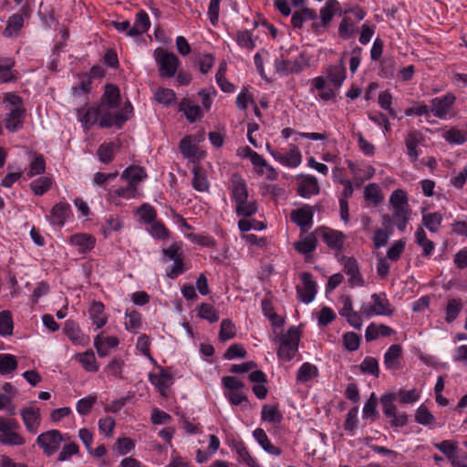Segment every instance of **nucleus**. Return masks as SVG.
I'll list each match as a JSON object with an SVG mask.
<instances>
[{
  "instance_id": "nucleus-1",
  "label": "nucleus",
  "mask_w": 467,
  "mask_h": 467,
  "mask_svg": "<svg viewBox=\"0 0 467 467\" xmlns=\"http://www.w3.org/2000/svg\"><path fill=\"white\" fill-rule=\"evenodd\" d=\"M300 340L299 331L296 327H291L285 335L279 338L280 345L277 349V356L284 361H290L298 350Z\"/></svg>"
},
{
  "instance_id": "nucleus-2",
  "label": "nucleus",
  "mask_w": 467,
  "mask_h": 467,
  "mask_svg": "<svg viewBox=\"0 0 467 467\" xmlns=\"http://www.w3.org/2000/svg\"><path fill=\"white\" fill-rule=\"evenodd\" d=\"M371 303L362 304L360 307L361 315L367 317L373 316L391 317L393 315L394 308L391 306L385 295L373 294L371 296Z\"/></svg>"
},
{
  "instance_id": "nucleus-3",
  "label": "nucleus",
  "mask_w": 467,
  "mask_h": 467,
  "mask_svg": "<svg viewBox=\"0 0 467 467\" xmlns=\"http://www.w3.org/2000/svg\"><path fill=\"white\" fill-rule=\"evenodd\" d=\"M397 395L394 393L384 394L380 398L382 411L386 417L390 418V426L394 428L403 427L408 423V415L404 412L397 413V407L394 404Z\"/></svg>"
},
{
  "instance_id": "nucleus-4",
  "label": "nucleus",
  "mask_w": 467,
  "mask_h": 467,
  "mask_svg": "<svg viewBox=\"0 0 467 467\" xmlns=\"http://www.w3.org/2000/svg\"><path fill=\"white\" fill-rule=\"evenodd\" d=\"M309 64L308 58L301 53L294 61L288 58V54H282L275 61V71L281 74H298Z\"/></svg>"
},
{
  "instance_id": "nucleus-5",
  "label": "nucleus",
  "mask_w": 467,
  "mask_h": 467,
  "mask_svg": "<svg viewBox=\"0 0 467 467\" xmlns=\"http://www.w3.org/2000/svg\"><path fill=\"white\" fill-rule=\"evenodd\" d=\"M156 61L160 67L159 72L161 77L171 78L175 75L178 66L179 58L173 53H169L164 49H157L155 51Z\"/></svg>"
},
{
  "instance_id": "nucleus-6",
  "label": "nucleus",
  "mask_w": 467,
  "mask_h": 467,
  "mask_svg": "<svg viewBox=\"0 0 467 467\" xmlns=\"http://www.w3.org/2000/svg\"><path fill=\"white\" fill-rule=\"evenodd\" d=\"M115 109L116 108L104 103H99L97 106L99 117V126L101 128H109L113 125L117 126L118 128H121V126L128 120V117L123 113H112L111 110Z\"/></svg>"
},
{
  "instance_id": "nucleus-7",
  "label": "nucleus",
  "mask_w": 467,
  "mask_h": 467,
  "mask_svg": "<svg viewBox=\"0 0 467 467\" xmlns=\"http://www.w3.org/2000/svg\"><path fill=\"white\" fill-rule=\"evenodd\" d=\"M62 441L63 436L57 430L47 431L41 433L36 438V443L42 448L47 456H51L55 453L58 450Z\"/></svg>"
},
{
  "instance_id": "nucleus-8",
  "label": "nucleus",
  "mask_w": 467,
  "mask_h": 467,
  "mask_svg": "<svg viewBox=\"0 0 467 467\" xmlns=\"http://www.w3.org/2000/svg\"><path fill=\"white\" fill-rule=\"evenodd\" d=\"M303 286H296V293L300 300L304 303H310L314 300L317 294V285L312 280V275L309 273H303L301 275Z\"/></svg>"
},
{
  "instance_id": "nucleus-9",
  "label": "nucleus",
  "mask_w": 467,
  "mask_h": 467,
  "mask_svg": "<svg viewBox=\"0 0 467 467\" xmlns=\"http://www.w3.org/2000/svg\"><path fill=\"white\" fill-rule=\"evenodd\" d=\"M455 101L452 94H447L441 98H435L431 101V110L438 118L445 117Z\"/></svg>"
},
{
  "instance_id": "nucleus-10",
  "label": "nucleus",
  "mask_w": 467,
  "mask_h": 467,
  "mask_svg": "<svg viewBox=\"0 0 467 467\" xmlns=\"http://www.w3.org/2000/svg\"><path fill=\"white\" fill-rule=\"evenodd\" d=\"M230 182L231 196L235 202H241L242 200L248 199L246 182L239 173H233Z\"/></svg>"
},
{
  "instance_id": "nucleus-11",
  "label": "nucleus",
  "mask_w": 467,
  "mask_h": 467,
  "mask_svg": "<svg viewBox=\"0 0 467 467\" xmlns=\"http://www.w3.org/2000/svg\"><path fill=\"white\" fill-rule=\"evenodd\" d=\"M21 417L26 429L31 433H36L41 421L40 410L34 407L25 408L21 410Z\"/></svg>"
},
{
  "instance_id": "nucleus-12",
  "label": "nucleus",
  "mask_w": 467,
  "mask_h": 467,
  "mask_svg": "<svg viewBox=\"0 0 467 467\" xmlns=\"http://www.w3.org/2000/svg\"><path fill=\"white\" fill-rule=\"evenodd\" d=\"M291 220L301 227L302 231H306L313 223V211L311 206L305 205L302 208L294 210L291 213Z\"/></svg>"
},
{
  "instance_id": "nucleus-13",
  "label": "nucleus",
  "mask_w": 467,
  "mask_h": 467,
  "mask_svg": "<svg viewBox=\"0 0 467 467\" xmlns=\"http://www.w3.org/2000/svg\"><path fill=\"white\" fill-rule=\"evenodd\" d=\"M345 273L349 275L351 285H363L364 281L359 273L358 265L355 258L344 256L342 258Z\"/></svg>"
},
{
  "instance_id": "nucleus-14",
  "label": "nucleus",
  "mask_w": 467,
  "mask_h": 467,
  "mask_svg": "<svg viewBox=\"0 0 467 467\" xmlns=\"http://www.w3.org/2000/svg\"><path fill=\"white\" fill-rule=\"evenodd\" d=\"M25 114L26 111L22 106L13 109L5 119V128L11 132L20 130L23 126Z\"/></svg>"
},
{
  "instance_id": "nucleus-15",
  "label": "nucleus",
  "mask_w": 467,
  "mask_h": 467,
  "mask_svg": "<svg viewBox=\"0 0 467 467\" xmlns=\"http://www.w3.org/2000/svg\"><path fill=\"white\" fill-rule=\"evenodd\" d=\"M150 22L148 14L144 10H140L136 15V19L133 26L128 31L130 36H138L144 34L150 28Z\"/></svg>"
},
{
  "instance_id": "nucleus-16",
  "label": "nucleus",
  "mask_w": 467,
  "mask_h": 467,
  "mask_svg": "<svg viewBox=\"0 0 467 467\" xmlns=\"http://www.w3.org/2000/svg\"><path fill=\"white\" fill-rule=\"evenodd\" d=\"M319 234L331 249L340 250L344 243V234L335 230L318 229Z\"/></svg>"
},
{
  "instance_id": "nucleus-17",
  "label": "nucleus",
  "mask_w": 467,
  "mask_h": 467,
  "mask_svg": "<svg viewBox=\"0 0 467 467\" xmlns=\"http://www.w3.org/2000/svg\"><path fill=\"white\" fill-rule=\"evenodd\" d=\"M69 213L70 205L67 202H58L51 210L50 221L53 224L62 226Z\"/></svg>"
},
{
  "instance_id": "nucleus-18",
  "label": "nucleus",
  "mask_w": 467,
  "mask_h": 467,
  "mask_svg": "<svg viewBox=\"0 0 467 467\" xmlns=\"http://www.w3.org/2000/svg\"><path fill=\"white\" fill-rule=\"evenodd\" d=\"M402 354V348L399 344L389 347L384 355V364L389 369H396L400 366V359Z\"/></svg>"
},
{
  "instance_id": "nucleus-19",
  "label": "nucleus",
  "mask_w": 467,
  "mask_h": 467,
  "mask_svg": "<svg viewBox=\"0 0 467 467\" xmlns=\"http://www.w3.org/2000/svg\"><path fill=\"white\" fill-rule=\"evenodd\" d=\"M318 192V182L314 176H306L297 188V193L304 198H308L313 194H317Z\"/></svg>"
},
{
  "instance_id": "nucleus-20",
  "label": "nucleus",
  "mask_w": 467,
  "mask_h": 467,
  "mask_svg": "<svg viewBox=\"0 0 467 467\" xmlns=\"http://www.w3.org/2000/svg\"><path fill=\"white\" fill-rule=\"evenodd\" d=\"M120 102V93L117 86L108 84L105 87L104 94L101 97L100 103L107 104L113 108H118Z\"/></svg>"
},
{
  "instance_id": "nucleus-21",
  "label": "nucleus",
  "mask_w": 467,
  "mask_h": 467,
  "mask_svg": "<svg viewBox=\"0 0 467 467\" xmlns=\"http://www.w3.org/2000/svg\"><path fill=\"white\" fill-rule=\"evenodd\" d=\"M254 437L255 438L257 442L261 445V447L268 453L275 455V456H278L281 454V449L274 446L270 442L265 431L263 429L258 428V429L254 430Z\"/></svg>"
},
{
  "instance_id": "nucleus-22",
  "label": "nucleus",
  "mask_w": 467,
  "mask_h": 467,
  "mask_svg": "<svg viewBox=\"0 0 467 467\" xmlns=\"http://www.w3.org/2000/svg\"><path fill=\"white\" fill-rule=\"evenodd\" d=\"M179 110L183 111L186 119L191 122H194L202 118L200 107L192 104L188 99H183L181 101Z\"/></svg>"
},
{
  "instance_id": "nucleus-23",
  "label": "nucleus",
  "mask_w": 467,
  "mask_h": 467,
  "mask_svg": "<svg viewBox=\"0 0 467 467\" xmlns=\"http://www.w3.org/2000/svg\"><path fill=\"white\" fill-rule=\"evenodd\" d=\"M272 155L275 160H278L283 164L290 167H296L301 162V153L296 146L293 147L285 155L274 152H272Z\"/></svg>"
},
{
  "instance_id": "nucleus-24",
  "label": "nucleus",
  "mask_w": 467,
  "mask_h": 467,
  "mask_svg": "<svg viewBox=\"0 0 467 467\" xmlns=\"http://www.w3.org/2000/svg\"><path fill=\"white\" fill-rule=\"evenodd\" d=\"M319 234V230H316L315 232L308 234L303 240L297 242L295 244V248L303 254L312 253L317 247V235Z\"/></svg>"
},
{
  "instance_id": "nucleus-25",
  "label": "nucleus",
  "mask_w": 467,
  "mask_h": 467,
  "mask_svg": "<svg viewBox=\"0 0 467 467\" xmlns=\"http://www.w3.org/2000/svg\"><path fill=\"white\" fill-rule=\"evenodd\" d=\"M92 322L98 328L107 323V317L104 315V305L99 301H94L88 309Z\"/></svg>"
},
{
  "instance_id": "nucleus-26",
  "label": "nucleus",
  "mask_w": 467,
  "mask_h": 467,
  "mask_svg": "<svg viewBox=\"0 0 467 467\" xmlns=\"http://www.w3.org/2000/svg\"><path fill=\"white\" fill-rule=\"evenodd\" d=\"M149 380L159 389L161 395H164L166 389L171 385V376L164 370H161L159 374H149Z\"/></svg>"
},
{
  "instance_id": "nucleus-27",
  "label": "nucleus",
  "mask_w": 467,
  "mask_h": 467,
  "mask_svg": "<svg viewBox=\"0 0 467 467\" xmlns=\"http://www.w3.org/2000/svg\"><path fill=\"white\" fill-rule=\"evenodd\" d=\"M70 243L73 245L78 246L80 251L85 253L94 247L95 238L87 234H78L71 236Z\"/></svg>"
},
{
  "instance_id": "nucleus-28",
  "label": "nucleus",
  "mask_w": 467,
  "mask_h": 467,
  "mask_svg": "<svg viewBox=\"0 0 467 467\" xmlns=\"http://www.w3.org/2000/svg\"><path fill=\"white\" fill-rule=\"evenodd\" d=\"M340 4L337 0H327L326 5L320 10L321 24L327 26L329 24L334 15L339 10Z\"/></svg>"
},
{
  "instance_id": "nucleus-29",
  "label": "nucleus",
  "mask_w": 467,
  "mask_h": 467,
  "mask_svg": "<svg viewBox=\"0 0 467 467\" xmlns=\"http://www.w3.org/2000/svg\"><path fill=\"white\" fill-rule=\"evenodd\" d=\"M78 117L79 121H81L87 129L93 126L98 120L99 121L97 107H90L86 110L79 109L78 110Z\"/></svg>"
},
{
  "instance_id": "nucleus-30",
  "label": "nucleus",
  "mask_w": 467,
  "mask_h": 467,
  "mask_svg": "<svg viewBox=\"0 0 467 467\" xmlns=\"http://www.w3.org/2000/svg\"><path fill=\"white\" fill-rule=\"evenodd\" d=\"M146 177V173L142 168L131 166L127 168L121 174V180L131 183L137 187V184Z\"/></svg>"
},
{
  "instance_id": "nucleus-31",
  "label": "nucleus",
  "mask_w": 467,
  "mask_h": 467,
  "mask_svg": "<svg viewBox=\"0 0 467 467\" xmlns=\"http://www.w3.org/2000/svg\"><path fill=\"white\" fill-rule=\"evenodd\" d=\"M327 78L337 88L342 85L346 78V68L344 67L343 59L340 60L339 66L330 67L328 68Z\"/></svg>"
},
{
  "instance_id": "nucleus-32",
  "label": "nucleus",
  "mask_w": 467,
  "mask_h": 467,
  "mask_svg": "<svg viewBox=\"0 0 467 467\" xmlns=\"http://www.w3.org/2000/svg\"><path fill=\"white\" fill-rule=\"evenodd\" d=\"M392 217L394 220V223L397 225V228L400 232H404L407 226V223L410 217V209L409 207L407 208H392Z\"/></svg>"
},
{
  "instance_id": "nucleus-33",
  "label": "nucleus",
  "mask_w": 467,
  "mask_h": 467,
  "mask_svg": "<svg viewBox=\"0 0 467 467\" xmlns=\"http://www.w3.org/2000/svg\"><path fill=\"white\" fill-rule=\"evenodd\" d=\"M415 242L422 248L423 255L429 256L434 249V244L426 236L422 227H419L415 233Z\"/></svg>"
},
{
  "instance_id": "nucleus-34",
  "label": "nucleus",
  "mask_w": 467,
  "mask_h": 467,
  "mask_svg": "<svg viewBox=\"0 0 467 467\" xmlns=\"http://www.w3.org/2000/svg\"><path fill=\"white\" fill-rule=\"evenodd\" d=\"M420 136L419 133L411 131L408 133L405 140L408 155L411 161H415L419 157L417 146L420 142Z\"/></svg>"
},
{
  "instance_id": "nucleus-35",
  "label": "nucleus",
  "mask_w": 467,
  "mask_h": 467,
  "mask_svg": "<svg viewBox=\"0 0 467 467\" xmlns=\"http://www.w3.org/2000/svg\"><path fill=\"white\" fill-rule=\"evenodd\" d=\"M119 146L114 142L101 144L97 151L99 160L103 163H109L113 161L114 151Z\"/></svg>"
},
{
  "instance_id": "nucleus-36",
  "label": "nucleus",
  "mask_w": 467,
  "mask_h": 467,
  "mask_svg": "<svg viewBox=\"0 0 467 467\" xmlns=\"http://www.w3.org/2000/svg\"><path fill=\"white\" fill-rule=\"evenodd\" d=\"M235 213L238 216L250 217L256 213L257 204L254 201H248V199L242 200L241 202H235Z\"/></svg>"
},
{
  "instance_id": "nucleus-37",
  "label": "nucleus",
  "mask_w": 467,
  "mask_h": 467,
  "mask_svg": "<svg viewBox=\"0 0 467 467\" xmlns=\"http://www.w3.org/2000/svg\"><path fill=\"white\" fill-rule=\"evenodd\" d=\"M192 187L198 192H207L209 189V182L199 167H194L192 170Z\"/></svg>"
},
{
  "instance_id": "nucleus-38",
  "label": "nucleus",
  "mask_w": 467,
  "mask_h": 467,
  "mask_svg": "<svg viewBox=\"0 0 467 467\" xmlns=\"http://www.w3.org/2000/svg\"><path fill=\"white\" fill-rule=\"evenodd\" d=\"M17 368V360L11 354H0V374L5 375Z\"/></svg>"
},
{
  "instance_id": "nucleus-39",
  "label": "nucleus",
  "mask_w": 467,
  "mask_h": 467,
  "mask_svg": "<svg viewBox=\"0 0 467 467\" xmlns=\"http://www.w3.org/2000/svg\"><path fill=\"white\" fill-rule=\"evenodd\" d=\"M24 25L23 16L19 14L13 15L7 21V26L4 31L5 36H13L22 28Z\"/></svg>"
},
{
  "instance_id": "nucleus-40",
  "label": "nucleus",
  "mask_w": 467,
  "mask_h": 467,
  "mask_svg": "<svg viewBox=\"0 0 467 467\" xmlns=\"http://www.w3.org/2000/svg\"><path fill=\"white\" fill-rule=\"evenodd\" d=\"M317 368L308 362H306L300 367L296 379L298 381L306 382L317 376Z\"/></svg>"
},
{
  "instance_id": "nucleus-41",
  "label": "nucleus",
  "mask_w": 467,
  "mask_h": 467,
  "mask_svg": "<svg viewBox=\"0 0 467 467\" xmlns=\"http://www.w3.org/2000/svg\"><path fill=\"white\" fill-rule=\"evenodd\" d=\"M442 217L439 213L423 214V225L432 233H437L441 223Z\"/></svg>"
},
{
  "instance_id": "nucleus-42",
  "label": "nucleus",
  "mask_w": 467,
  "mask_h": 467,
  "mask_svg": "<svg viewBox=\"0 0 467 467\" xmlns=\"http://www.w3.org/2000/svg\"><path fill=\"white\" fill-rule=\"evenodd\" d=\"M261 417L263 420L272 423H280L282 420V415L277 407L273 405H265L262 409Z\"/></svg>"
},
{
  "instance_id": "nucleus-43",
  "label": "nucleus",
  "mask_w": 467,
  "mask_h": 467,
  "mask_svg": "<svg viewBox=\"0 0 467 467\" xmlns=\"http://www.w3.org/2000/svg\"><path fill=\"white\" fill-rule=\"evenodd\" d=\"M65 334L74 342L81 343L82 334L78 325L73 320H67L63 328Z\"/></svg>"
},
{
  "instance_id": "nucleus-44",
  "label": "nucleus",
  "mask_w": 467,
  "mask_h": 467,
  "mask_svg": "<svg viewBox=\"0 0 467 467\" xmlns=\"http://www.w3.org/2000/svg\"><path fill=\"white\" fill-rule=\"evenodd\" d=\"M13 319L9 311L4 310L0 312V335L10 336L13 333Z\"/></svg>"
},
{
  "instance_id": "nucleus-45",
  "label": "nucleus",
  "mask_w": 467,
  "mask_h": 467,
  "mask_svg": "<svg viewBox=\"0 0 467 467\" xmlns=\"http://www.w3.org/2000/svg\"><path fill=\"white\" fill-rule=\"evenodd\" d=\"M235 327L234 323L226 318L221 323V328L219 332V339L223 342L232 339L235 337Z\"/></svg>"
},
{
  "instance_id": "nucleus-46",
  "label": "nucleus",
  "mask_w": 467,
  "mask_h": 467,
  "mask_svg": "<svg viewBox=\"0 0 467 467\" xmlns=\"http://www.w3.org/2000/svg\"><path fill=\"white\" fill-rule=\"evenodd\" d=\"M52 185V179L49 177H40L30 183L32 191L36 195H43Z\"/></svg>"
},
{
  "instance_id": "nucleus-47",
  "label": "nucleus",
  "mask_w": 467,
  "mask_h": 467,
  "mask_svg": "<svg viewBox=\"0 0 467 467\" xmlns=\"http://www.w3.org/2000/svg\"><path fill=\"white\" fill-rule=\"evenodd\" d=\"M462 308L460 299H450L446 306V321L451 323L454 321Z\"/></svg>"
},
{
  "instance_id": "nucleus-48",
  "label": "nucleus",
  "mask_w": 467,
  "mask_h": 467,
  "mask_svg": "<svg viewBox=\"0 0 467 467\" xmlns=\"http://www.w3.org/2000/svg\"><path fill=\"white\" fill-rule=\"evenodd\" d=\"M378 399L375 395V393H371L369 399L365 403V406L363 408V417L364 418H370L372 420H376L378 418Z\"/></svg>"
},
{
  "instance_id": "nucleus-49",
  "label": "nucleus",
  "mask_w": 467,
  "mask_h": 467,
  "mask_svg": "<svg viewBox=\"0 0 467 467\" xmlns=\"http://www.w3.org/2000/svg\"><path fill=\"white\" fill-rule=\"evenodd\" d=\"M180 150L184 157L193 158L198 151V147L192 142L190 136H186L180 142Z\"/></svg>"
},
{
  "instance_id": "nucleus-50",
  "label": "nucleus",
  "mask_w": 467,
  "mask_h": 467,
  "mask_svg": "<svg viewBox=\"0 0 467 467\" xmlns=\"http://www.w3.org/2000/svg\"><path fill=\"white\" fill-rule=\"evenodd\" d=\"M389 202L392 208H407L408 204V197L406 192L403 190L398 189L395 190L389 198Z\"/></svg>"
},
{
  "instance_id": "nucleus-51",
  "label": "nucleus",
  "mask_w": 467,
  "mask_h": 467,
  "mask_svg": "<svg viewBox=\"0 0 467 467\" xmlns=\"http://www.w3.org/2000/svg\"><path fill=\"white\" fill-rule=\"evenodd\" d=\"M360 370L363 373H368L375 377H379V363L378 360L375 358L372 357H367L363 359L360 366Z\"/></svg>"
},
{
  "instance_id": "nucleus-52",
  "label": "nucleus",
  "mask_w": 467,
  "mask_h": 467,
  "mask_svg": "<svg viewBox=\"0 0 467 467\" xmlns=\"http://www.w3.org/2000/svg\"><path fill=\"white\" fill-rule=\"evenodd\" d=\"M415 420L419 424L429 425L435 421L434 416L431 413V411L425 407L421 405L418 408L415 414Z\"/></svg>"
},
{
  "instance_id": "nucleus-53",
  "label": "nucleus",
  "mask_w": 467,
  "mask_h": 467,
  "mask_svg": "<svg viewBox=\"0 0 467 467\" xmlns=\"http://www.w3.org/2000/svg\"><path fill=\"white\" fill-rule=\"evenodd\" d=\"M0 442L7 445H23L25 439L16 431H7L0 435Z\"/></svg>"
},
{
  "instance_id": "nucleus-54",
  "label": "nucleus",
  "mask_w": 467,
  "mask_h": 467,
  "mask_svg": "<svg viewBox=\"0 0 467 467\" xmlns=\"http://www.w3.org/2000/svg\"><path fill=\"white\" fill-rule=\"evenodd\" d=\"M199 317L209 320L211 323H214L219 319V316L215 308L209 304H202L199 307Z\"/></svg>"
},
{
  "instance_id": "nucleus-55",
  "label": "nucleus",
  "mask_w": 467,
  "mask_h": 467,
  "mask_svg": "<svg viewBox=\"0 0 467 467\" xmlns=\"http://www.w3.org/2000/svg\"><path fill=\"white\" fill-rule=\"evenodd\" d=\"M45 170H46L45 159L43 156L38 155L31 162L29 170L27 171V176L34 177L36 175L42 174L45 172Z\"/></svg>"
},
{
  "instance_id": "nucleus-56",
  "label": "nucleus",
  "mask_w": 467,
  "mask_h": 467,
  "mask_svg": "<svg viewBox=\"0 0 467 467\" xmlns=\"http://www.w3.org/2000/svg\"><path fill=\"white\" fill-rule=\"evenodd\" d=\"M364 195L368 201H370L375 204H378L382 201L380 190L375 183L366 186Z\"/></svg>"
},
{
  "instance_id": "nucleus-57",
  "label": "nucleus",
  "mask_w": 467,
  "mask_h": 467,
  "mask_svg": "<svg viewBox=\"0 0 467 467\" xmlns=\"http://www.w3.org/2000/svg\"><path fill=\"white\" fill-rule=\"evenodd\" d=\"M236 451L239 457V461L244 462L249 467H260L256 461L250 455L248 450L245 448L244 445H237Z\"/></svg>"
},
{
  "instance_id": "nucleus-58",
  "label": "nucleus",
  "mask_w": 467,
  "mask_h": 467,
  "mask_svg": "<svg viewBox=\"0 0 467 467\" xmlns=\"http://www.w3.org/2000/svg\"><path fill=\"white\" fill-rule=\"evenodd\" d=\"M136 186L131 183H127L124 187L116 189L113 192L109 193L110 198L121 197V198H131L135 196Z\"/></svg>"
},
{
  "instance_id": "nucleus-59",
  "label": "nucleus",
  "mask_w": 467,
  "mask_h": 467,
  "mask_svg": "<svg viewBox=\"0 0 467 467\" xmlns=\"http://www.w3.org/2000/svg\"><path fill=\"white\" fill-rule=\"evenodd\" d=\"M345 348L349 351H355L360 344V337L354 332H347L343 336Z\"/></svg>"
},
{
  "instance_id": "nucleus-60",
  "label": "nucleus",
  "mask_w": 467,
  "mask_h": 467,
  "mask_svg": "<svg viewBox=\"0 0 467 467\" xmlns=\"http://www.w3.org/2000/svg\"><path fill=\"white\" fill-rule=\"evenodd\" d=\"M155 99L159 103L170 105L175 99V93L170 88H160L155 93Z\"/></svg>"
},
{
  "instance_id": "nucleus-61",
  "label": "nucleus",
  "mask_w": 467,
  "mask_h": 467,
  "mask_svg": "<svg viewBox=\"0 0 467 467\" xmlns=\"http://www.w3.org/2000/svg\"><path fill=\"white\" fill-rule=\"evenodd\" d=\"M392 234V230H383V229H378L375 231L374 236H373V243L376 248H380L384 246Z\"/></svg>"
},
{
  "instance_id": "nucleus-62",
  "label": "nucleus",
  "mask_w": 467,
  "mask_h": 467,
  "mask_svg": "<svg viewBox=\"0 0 467 467\" xmlns=\"http://www.w3.org/2000/svg\"><path fill=\"white\" fill-rule=\"evenodd\" d=\"M138 213L140 215V218L147 223H153L156 218V211L152 206L147 203L142 204L138 209Z\"/></svg>"
},
{
  "instance_id": "nucleus-63",
  "label": "nucleus",
  "mask_w": 467,
  "mask_h": 467,
  "mask_svg": "<svg viewBox=\"0 0 467 467\" xmlns=\"http://www.w3.org/2000/svg\"><path fill=\"white\" fill-rule=\"evenodd\" d=\"M236 40L239 46L247 49H253L254 42L252 38V33L248 30L239 31L236 36Z\"/></svg>"
},
{
  "instance_id": "nucleus-64",
  "label": "nucleus",
  "mask_w": 467,
  "mask_h": 467,
  "mask_svg": "<svg viewBox=\"0 0 467 467\" xmlns=\"http://www.w3.org/2000/svg\"><path fill=\"white\" fill-rule=\"evenodd\" d=\"M246 356V351L244 347L240 344H233L223 354V358L226 359H233L235 358H244Z\"/></svg>"
}]
</instances>
